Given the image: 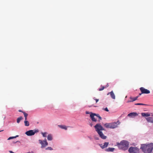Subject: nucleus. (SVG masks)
I'll list each match as a JSON object with an SVG mask.
<instances>
[{
	"instance_id": "obj_1",
	"label": "nucleus",
	"mask_w": 153,
	"mask_h": 153,
	"mask_svg": "<svg viewBox=\"0 0 153 153\" xmlns=\"http://www.w3.org/2000/svg\"><path fill=\"white\" fill-rule=\"evenodd\" d=\"M94 127L95 129V131L101 139L103 140H105L106 139L107 136L104 134L102 131L103 130L105 131V129L100 123L97 124Z\"/></svg>"
},
{
	"instance_id": "obj_2",
	"label": "nucleus",
	"mask_w": 153,
	"mask_h": 153,
	"mask_svg": "<svg viewBox=\"0 0 153 153\" xmlns=\"http://www.w3.org/2000/svg\"><path fill=\"white\" fill-rule=\"evenodd\" d=\"M129 142L127 140H122L120 143H117V145L119 149L123 151L128 149L129 147Z\"/></svg>"
},
{
	"instance_id": "obj_3",
	"label": "nucleus",
	"mask_w": 153,
	"mask_h": 153,
	"mask_svg": "<svg viewBox=\"0 0 153 153\" xmlns=\"http://www.w3.org/2000/svg\"><path fill=\"white\" fill-rule=\"evenodd\" d=\"M39 130L38 129H35L34 130H30L27 131L25 134L28 136H31L34 135L35 133H38Z\"/></svg>"
},
{
	"instance_id": "obj_4",
	"label": "nucleus",
	"mask_w": 153,
	"mask_h": 153,
	"mask_svg": "<svg viewBox=\"0 0 153 153\" xmlns=\"http://www.w3.org/2000/svg\"><path fill=\"white\" fill-rule=\"evenodd\" d=\"M129 153H139L140 149L137 147L131 146L128 149Z\"/></svg>"
},
{
	"instance_id": "obj_5",
	"label": "nucleus",
	"mask_w": 153,
	"mask_h": 153,
	"mask_svg": "<svg viewBox=\"0 0 153 153\" xmlns=\"http://www.w3.org/2000/svg\"><path fill=\"white\" fill-rule=\"evenodd\" d=\"M148 148L146 150L145 153H151L153 150V143H151L148 144Z\"/></svg>"
},
{
	"instance_id": "obj_6",
	"label": "nucleus",
	"mask_w": 153,
	"mask_h": 153,
	"mask_svg": "<svg viewBox=\"0 0 153 153\" xmlns=\"http://www.w3.org/2000/svg\"><path fill=\"white\" fill-rule=\"evenodd\" d=\"M140 90L142 94H149L150 93V91L149 90L146 89L144 87H141L140 88Z\"/></svg>"
},
{
	"instance_id": "obj_7",
	"label": "nucleus",
	"mask_w": 153,
	"mask_h": 153,
	"mask_svg": "<svg viewBox=\"0 0 153 153\" xmlns=\"http://www.w3.org/2000/svg\"><path fill=\"white\" fill-rule=\"evenodd\" d=\"M138 115V114L136 112H132L129 113L126 117V118L127 117H130L131 118H134L136 117Z\"/></svg>"
},
{
	"instance_id": "obj_8",
	"label": "nucleus",
	"mask_w": 153,
	"mask_h": 153,
	"mask_svg": "<svg viewBox=\"0 0 153 153\" xmlns=\"http://www.w3.org/2000/svg\"><path fill=\"white\" fill-rule=\"evenodd\" d=\"M148 144H143L141 145L140 149H141L142 151L144 153L146 152L147 148L148 147Z\"/></svg>"
},
{
	"instance_id": "obj_9",
	"label": "nucleus",
	"mask_w": 153,
	"mask_h": 153,
	"mask_svg": "<svg viewBox=\"0 0 153 153\" xmlns=\"http://www.w3.org/2000/svg\"><path fill=\"white\" fill-rule=\"evenodd\" d=\"M38 141L39 143L41 145V148L42 149L44 148L46 146L48 145V143L47 142L44 143H43L42 142V140L40 139Z\"/></svg>"
},
{
	"instance_id": "obj_10",
	"label": "nucleus",
	"mask_w": 153,
	"mask_h": 153,
	"mask_svg": "<svg viewBox=\"0 0 153 153\" xmlns=\"http://www.w3.org/2000/svg\"><path fill=\"white\" fill-rule=\"evenodd\" d=\"M117 123L114 122L111 123L110 128L114 129L117 127Z\"/></svg>"
},
{
	"instance_id": "obj_11",
	"label": "nucleus",
	"mask_w": 153,
	"mask_h": 153,
	"mask_svg": "<svg viewBox=\"0 0 153 153\" xmlns=\"http://www.w3.org/2000/svg\"><path fill=\"white\" fill-rule=\"evenodd\" d=\"M115 149L114 148L109 147L108 148L106 149L105 150L106 152H113Z\"/></svg>"
},
{
	"instance_id": "obj_12",
	"label": "nucleus",
	"mask_w": 153,
	"mask_h": 153,
	"mask_svg": "<svg viewBox=\"0 0 153 153\" xmlns=\"http://www.w3.org/2000/svg\"><path fill=\"white\" fill-rule=\"evenodd\" d=\"M95 115L94 114V113L90 115V117L91 119V120L93 122H96L97 121V119L94 117Z\"/></svg>"
},
{
	"instance_id": "obj_13",
	"label": "nucleus",
	"mask_w": 153,
	"mask_h": 153,
	"mask_svg": "<svg viewBox=\"0 0 153 153\" xmlns=\"http://www.w3.org/2000/svg\"><path fill=\"white\" fill-rule=\"evenodd\" d=\"M141 114L142 117L146 118V117H148L151 115L150 114L148 113H142Z\"/></svg>"
},
{
	"instance_id": "obj_14",
	"label": "nucleus",
	"mask_w": 153,
	"mask_h": 153,
	"mask_svg": "<svg viewBox=\"0 0 153 153\" xmlns=\"http://www.w3.org/2000/svg\"><path fill=\"white\" fill-rule=\"evenodd\" d=\"M146 119L148 122L153 123V117H149L146 118Z\"/></svg>"
},
{
	"instance_id": "obj_15",
	"label": "nucleus",
	"mask_w": 153,
	"mask_h": 153,
	"mask_svg": "<svg viewBox=\"0 0 153 153\" xmlns=\"http://www.w3.org/2000/svg\"><path fill=\"white\" fill-rule=\"evenodd\" d=\"M47 140L49 141H51L53 139V136L51 134H49L47 136Z\"/></svg>"
},
{
	"instance_id": "obj_16",
	"label": "nucleus",
	"mask_w": 153,
	"mask_h": 153,
	"mask_svg": "<svg viewBox=\"0 0 153 153\" xmlns=\"http://www.w3.org/2000/svg\"><path fill=\"white\" fill-rule=\"evenodd\" d=\"M58 126L60 128L64 129L65 130H67V126L65 125H58Z\"/></svg>"
},
{
	"instance_id": "obj_17",
	"label": "nucleus",
	"mask_w": 153,
	"mask_h": 153,
	"mask_svg": "<svg viewBox=\"0 0 153 153\" xmlns=\"http://www.w3.org/2000/svg\"><path fill=\"white\" fill-rule=\"evenodd\" d=\"M110 124L111 123H106L104 124V126L106 128H110Z\"/></svg>"
},
{
	"instance_id": "obj_18",
	"label": "nucleus",
	"mask_w": 153,
	"mask_h": 153,
	"mask_svg": "<svg viewBox=\"0 0 153 153\" xmlns=\"http://www.w3.org/2000/svg\"><path fill=\"white\" fill-rule=\"evenodd\" d=\"M110 96L111 98L113 99H115V96L114 94V92L113 91H111Z\"/></svg>"
},
{
	"instance_id": "obj_19",
	"label": "nucleus",
	"mask_w": 153,
	"mask_h": 153,
	"mask_svg": "<svg viewBox=\"0 0 153 153\" xmlns=\"http://www.w3.org/2000/svg\"><path fill=\"white\" fill-rule=\"evenodd\" d=\"M23 119V118L22 116H20L19 117L17 118L16 119V122L19 123L20 121Z\"/></svg>"
},
{
	"instance_id": "obj_20",
	"label": "nucleus",
	"mask_w": 153,
	"mask_h": 153,
	"mask_svg": "<svg viewBox=\"0 0 153 153\" xmlns=\"http://www.w3.org/2000/svg\"><path fill=\"white\" fill-rule=\"evenodd\" d=\"M109 144V142H105L104 143V144L103 145V146H102L103 148V149L105 148H106L108 147V145Z\"/></svg>"
},
{
	"instance_id": "obj_21",
	"label": "nucleus",
	"mask_w": 153,
	"mask_h": 153,
	"mask_svg": "<svg viewBox=\"0 0 153 153\" xmlns=\"http://www.w3.org/2000/svg\"><path fill=\"white\" fill-rule=\"evenodd\" d=\"M130 99L132 100V102L135 101L137 100L138 99L137 97H130Z\"/></svg>"
},
{
	"instance_id": "obj_22",
	"label": "nucleus",
	"mask_w": 153,
	"mask_h": 153,
	"mask_svg": "<svg viewBox=\"0 0 153 153\" xmlns=\"http://www.w3.org/2000/svg\"><path fill=\"white\" fill-rule=\"evenodd\" d=\"M94 114L95 116H96L99 119V121L100 120H102V118L99 114H96V113H94Z\"/></svg>"
},
{
	"instance_id": "obj_23",
	"label": "nucleus",
	"mask_w": 153,
	"mask_h": 153,
	"mask_svg": "<svg viewBox=\"0 0 153 153\" xmlns=\"http://www.w3.org/2000/svg\"><path fill=\"white\" fill-rule=\"evenodd\" d=\"M24 123L25 126H28L30 125L28 121L27 120H25L24 121Z\"/></svg>"
},
{
	"instance_id": "obj_24",
	"label": "nucleus",
	"mask_w": 153,
	"mask_h": 153,
	"mask_svg": "<svg viewBox=\"0 0 153 153\" xmlns=\"http://www.w3.org/2000/svg\"><path fill=\"white\" fill-rule=\"evenodd\" d=\"M41 134L42 135L43 137H47V134L48 133L46 132H42Z\"/></svg>"
},
{
	"instance_id": "obj_25",
	"label": "nucleus",
	"mask_w": 153,
	"mask_h": 153,
	"mask_svg": "<svg viewBox=\"0 0 153 153\" xmlns=\"http://www.w3.org/2000/svg\"><path fill=\"white\" fill-rule=\"evenodd\" d=\"M23 114L24 115V117H25V120H27V117L28 115V114L26 113L25 112L23 113Z\"/></svg>"
},
{
	"instance_id": "obj_26",
	"label": "nucleus",
	"mask_w": 153,
	"mask_h": 153,
	"mask_svg": "<svg viewBox=\"0 0 153 153\" xmlns=\"http://www.w3.org/2000/svg\"><path fill=\"white\" fill-rule=\"evenodd\" d=\"M101 86L102 88H99L98 89V90L99 91H102L105 88V86H102V85H101Z\"/></svg>"
},
{
	"instance_id": "obj_27",
	"label": "nucleus",
	"mask_w": 153,
	"mask_h": 153,
	"mask_svg": "<svg viewBox=\"0 0 153 153\" xmlns=\"http://www.w3.org/2000/svg\"><path fill=\"white\" fill-rule=\"evenodd\" d=\"M135 105H147L145 104L142 103H136L134 104Z\"/></svg>"
},
{
	"instance_id": "obj_28",
	"label": "nucleus",
	"mask_w": 153,
	"mask_h": 153,
	"mask_svg": "<svg viewBox=\"0 0 153 153\" xmlns=\"http://www.w3.org/2000/svg\"><path fill=\"white\" fill-rule=\"evenodd\" d=\"M45 149L46 150H53V148L51 147H48L45 148Z\"/></svg>"
},
{
	"instance_id": "obj_29",
	"label": "nucleus",
	"mask_w": 153,
	"mask_h": 153,
	"mask_svg": "<svg viewBox=\"0 0 153 153\" xmlns=\"http://www.w3.org/2000/svg\"><path fill=\"white\" fill-rule=\"evenodd\" d=\"M94 139L96 140H99V138L97 136L95 135L94 136Z\"/></svg>"
},
{
	"instance_id": "obj_30",
	"label": "nucleus",
	"mask_w": 153,
	"mask_h": 153,
	"mask_svg": "<svg viewBox=\"0 0 153 153\" xmlns=\"http://www.w3.org/2000/svg\"><path fill=\"white\" fill-rule=\"evenodd\" d=\"M94 113L91 112H89L88 111H86L85 112V114H90V115L92 114H93Z\"/></svg>"
},
{
	"instance_id": "obj_31",
	"label": "nucleus",
	"mask_w": 153,
	"mask_h": 153,
	"mask_svg": "<svg viewBox=\"0 0 153 153\" xmlns=\"http://www.w3.org/2000/svg\"><path fill=\"white\" fill-rule=\"evenodd\" d=\"M102 110L105 111L107 112H108L109 111V110H108V109L107 107H105V108H102Z\"/></svg>"
},
{
	"instance_id": "obj_32",
	"label": "nucleus",
	"mask_w": 153,
	"mask_h": 153,
	"mask_svg": "<svg viewBox=\"0 0 153 153\" xmlns=\"http://www.w3.org/2000/svg\"><path fill=\"white\" fill-rule=\"evenodd\" d=\"M14 139V136L10 137H9L7 139V140H10L11 139Z\"/></svg>"
},
{
	"instance_id": "obj_33",
	"label": "nucleus",
	"mask_w": 153,
	"mask_h": 153,
	"mask_svg": "<svg viewBox=\"0 0 153 153\" xmlns=\"http://www.w3.org/2000/svg\"><path fill=\"white\" fill-rule=\"evenodd\" d=\"M97 145L100 146V147L102 149H103V148L102 146H103L102 144H100V143H97Z\"/></svg>"
},
{
	"instance_id": "obj_34",
	"label": "nucleus",
	"mask_w": 153,
	"mask_h": 153,
	"mask_svg": "<svg viewBox=\"0 0 153 153\" xmlns=\"http://www.w3.org/2000/svg\"><path fill=\"white\" fill-rule=\"evenodd\" d=\"M42 142L44 143H45V142H47V139L46 138H45L43 140H42Z\"/></svg>"
},
{
	"instance_id": "obj_35",
	"label": "nucleus",
	"mask_w": 153,
	"mask_h": 153,
	"mask_svg": "<svg viewBox=\"0 0 153 153\" xmlns=\"http://www.w3.org/2000/svg\"><path fill=\"white\" fill-rule=\"evenodd\" d=\"M18 111L19 112H22V113L23 114V113L25 112L24 111H22V110H19Z\"/></svg>"
},
{
	"instance_id": "obj_36",
	"label": "nucleus",
	"mask_w": 153,
	"mask_h": 153,
	"mask_svg": "<svg viewBox=\"0 0 153 153\" xmlns=\"http://www.w3.org/2000/svg\"><path fill=\"white\" fill-rule=\"evenodd\" d=\"M142 94V92H141V93H139V95L137 96V97H138V98L142 94Z\"/></svg>"
},
{
	"instance_id": "obj_37",
	"label": "nucleus",
	"mask_w": 153,
	"mask_h": 153,
	"mask_svg": "<svg viewBox=\"0 0 153 153\" xmlns=\"http://www.w3.org/2000/svg\"><path fill=\"white\" fill-rule=\"evenodd\" d=\"M132 100H128V101H127V103H129V102H132Z\"/></svg>"
},
{
	"instance_id": "obj_38",
	"label": "nucleus",
	"mask_w": 153,
	"mask_h": 153,
	"mask_svg": "<svg viewBox=\"0 0 153 153\" xmlns=\"http://www.w3.org/2000/svg\"><path fill=\"white\" fill-rule=\"evenodd\" d=\"M116 123H117V125H119L120 123V121L119 120H117V122Z\"/></svg>"
},
{
	"instance_id": "obj_39",
	"label": "nucleus",
	"mask_w": 153,
	"mask_h": 153,
	"mask_svg": "<svg viewBox=\"0 0 153 153\" xmlns=\"http://www.w3.org/2000/svg\"><path fill=\"white\" fill-rule=\"evenodd\" d=\"M26 153H34V152L33 151H32L31 152H26Z\"/></svg>"
},
{
	"instance_id": "obj_40",
	"label": "nucleus",
	"mask_w": 153,
	"mask_h": 153,
	"mask_svg": "<svg viewBox=\"0 0 153 153\" xmlns=\"http://www.w3.org/2000/svg\"><path fill=\"white\" fill-rule=\"evenodd\" d=\"M95 100L96 101V102L97 103L98 102L99 100L98 99H96Z\"/></svg>"
},
{
	"instance_id": "obj_41",
	"label": "nucleus",
	"mask_w": 153,
	"mask_h": 153,
	"mask_svg": "<svg viewBox=\"0 0 153 153\" xmlns=\"http://www.w3.org/2000/svg\"><path fill=\"white\" fill-rule=\"evenodd\" d=\"M19 136L18 135H16L15 136H14V139L16 138H17V137H18Z\"/></svg>"
},
{
	"instance_id": "obj_42",
	"label": "nucleus",
	"mask_w": 153,
	"mask_h": 153,
	"mask_svg": "<svg viewBox=\"0 0 153 153\" xmlns=\"http://www.w3.org/2000/svg\"><path fill=\"white\" fill-rule=\"evenodd\" d=\"M109 86V85L108 84V83H107V84L106 85L105 87V88H106L108 87Z\"/></svg>"
},
{
	"instance_id": "obj_43",
	"label": "nucleus",
	"mask_w": 153,
	"mask_h": 153,
	"mask_svg": "<svg viewBox=\"0 0 153 153\" xmlns=\"http://www.w3.org/2000/svg\"><path fill=\"white\" fill-rule=\"evenodd\" d=\"M88 137L90 139V140H91L92 139V138L91 137L88 136Z\"/></svg>"
},
{
	"instance_id": "obj_44",
	"label": "nucleus",
	"mask_w": 153,
	"mask_h": 153,
	"mask_svg": "<svg viewBox=\"0 0 153 153\" xmlns=\"http://www.w3.org/2000/svg\"><path fill=\"white\" fill-rule=\"evenodd\" d=\"M9 152H10L9 153H15V152H13L12 151H9Z\"/></svg>"
},
{
	"instance_id": "obj_45",
	"label": "nucleus",
	"mask_w": 153,
	"mask_h": 153,
	"mask_svg": "<svg viewBox=\"0 0 153 153\" xmlns=\"http://www.w3.org/2000/svg\"><path fill=\"white\" fill-rule=\"evenodd\" d=\"M89 125L91 127H92V126H93V124L92 123H91Z\"/></svg>"
},
{
	"instance_id": "obj_46",
	"label": "nucleus",
	"mask_w": 153,
	"mask_h": 153,
	"mask_svg": "<svg viewBox=\"0 0 153 153\" xmlns=\"http://www.w3.org/2000/svg\"><path fill=\"white\" fill-rule=\"evenodd\" d=\"M16 143H21V142H20V141H19V140H18V141H16Z\"/></svg>"
},
{
	"instance_id": "obj_47",
	"label": "nucleus",
	"mask_w": 153,
	"mask_h": 153,
	"mask_svg": "<svg viewBox=\"0 0 153 153\" xmlns=\"http://www.w3.org/2000/svg\"><path fill=\"white\" fill-rule=\"evenodd\" d=\"M13 144H15V143H16V141H13Z\"/></svg>"
},
{
	"instance_id": "obj_48",
	"label": "nucleus",
	"mask_w": 153,
	"mask_h": 153,
	"mask_svg": "<svg viewBox=\"0 0 153 153\" xmlns=\"http://www.w3.org/2000/svg\"><path fill=\"white\" fill-rule=\"evenodd\" d=\"M111 93V92H109L108 93H107V95H109V94L110 95V94H111V93Z\"/></svg>"
},
{
	"instance_id": "obj_49",
	"label": "nucleus",
	"mask_w": 153,
	"mask_h": 153,
	"mask_svg": "<svg viewBox=\"0 0 153 153\" xmlns=\"http://www.w3.org/2000/svg\"><path fill=\"white\" fill-rule=\"evenodd\" d=\"M92 106H93V105H90V106H89L88 107L89 108H91V107H92Z\"/></svg>"
},
{
	"instance_id": "obj_50",
	"label": "nucleus",
	"mask_w": 153,
	"mask_h": 153,
	"mask_svg": "<svg viewBox=\"0 0 153 153\" xmlns=\"http://www.w3.org/2000/svg\"><path fill=\"white\" fill-rule=\"evenodd\" d=\"M93 99L94 100H95L96 99V98L95 97H94L93 98Z\"/></svg>"
},
{
	"instance_id": "obj_51",
	"label": "nucleus",
	"mask_w": 153,
	"mask_h": 153,
	"mask_svg": "<svg viewBox=\"0 0 153 153\" xmlns=\"http://www.w3.org/2000/svg\"><path fill=\"white\" fill-rule=\"evenodd\" d=\"M93 106H94V107H97V106L93 105Z\"/></svg>"
},
{
	"instance_id": "obj_52",
	"label": "nucleus",
	"mask_w": 153,
	"mask_h": 153,
	"mask_svg": "<svg viewBox=\"0 0 153 153\" xmlns=\"http://www.w3.org/2000/svg\"><path fill=\"white\" fill-rule=\"evenodd\" d=\"M151 116H152V117H153V114H152Z\"/></svg>"
},
{
	"instance_id": "obj_53",
	"label": "nucleus",
	"mask_w": 153,
	"mask_h": 153,
	"mask_svg": "<svg viewBox=\"0 0 153 153\" xmlns=\"http://www.w3.org/2000/svg\"><path fill=\"white\" fill-rule=\"evenodd\" d=\"M4 131V130H1V131H0V132H1V131Z\"/></svg>"
},
{
	"instance_id": "obj_54",
	"label": "nucleus",
	"mask_w": 153,
	"mask_h": 153,
	"mask_svg": "<svg viewBox=\"0 0 153 153\" xmlns=\"http://www.w3.org/2000/svg\"><path fill=\"white\" fill-rule=\"evenodd\" d=\"M134 143H133V144L132 145H134V146H135V145H134Z\"/></svg>"
},
{
	"instance_id": "obj_55",
	"label": "nucleus",
	"mask_w": 153,
	"mask_h": 153,
	"mask_svg": "<svg viewBox=\"0 0 153 153\" xmlns=\"http://www.w3.org/2000/svg\"><path fill=\"white\" fill-rule=\"evenodd\" d=\"M126 98H127V96H126Z\"/></svg>"
},
{
	"instance_id": "obj_56",
	"label": "nucleus",
	"mask_w": 153,
	"mask_h": 153,
	"mask_svg": "<svg viewBox=\"0 0 153 153\" xmlns=\"http://www.w3.org/2000/svg\"><path fill=\"white\" fill-rule=\"evenodd\" d=\"M152 153H153V152Z\"/></svg>"
}]
</instances>
